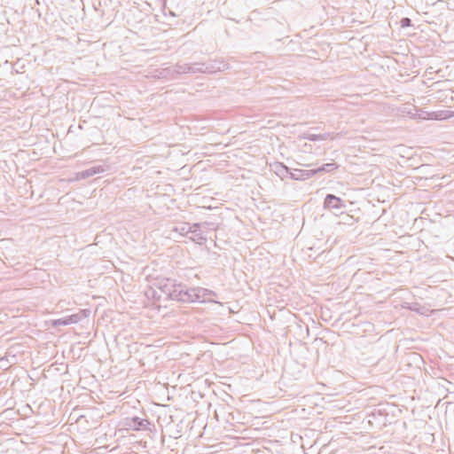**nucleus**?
<instances>
[{
  "instance_id": "1",
  "label": "nucleus",
  "mask_w": 454,
  "mask_h": 454,
  "mask_svg": "<svg viewBox=\"0 0 454 454\" xmlns=\"http://www.w3.org/2000/svg\"><path fill=\"white\" fill-rule=\"evenodd\" d=\"M160 288L172 300L184 302L209 301L217 303V301L212 299V297L216 296V294L206 288L194 287L186 289L181 284H176L175 281L171 279H167L164 285L160 286Z\"/></svg>"
},
{
  "instance_id": "2",
  "label": "nucleus",
  "mask_w": 454,
  "mask_h": 454,
  "mask_svg": "<svg viewBox=\"0 0 454 454\" xmlns=\"http://www.w3.org/2000/svg\"><path fill=\"white\" fill-rule=\"evenodd\" d=\"M177 74H194L197 72L206 73L212 72L208 67H204V64H178L176 66L175 70Z\"/></svg>"
},
{
  "instance_id": "3",
  "label": "nucleus",
  "mask_w": 454,
  "mask_h": 454,
  "mask_svg": "<svg viewBox=\"0 0 454 454\" xmlns=\"http://www.w3.org/2000/svg\"><path fill=\"white\" fill-rule=\"evenodd\" d=\"M82 317H87L86 310H81L79 313L63 318L54 319L51 321V325L59 326L77 324L82 318Z\"/></svg>"
},
{
  "instance_id": "4",
  "label": "nucleus",
  "mask_w": 454,
  "mask_h": 454,
  "mask_svg": "<svg viewBox=\"0 0 454 454\" xmlns=\"http://www.w3.org/2000/svg\"><path fill=\"white\" fill-rule=\"evenodd\" d=\"M454 116V112L452 111H437L432 113H422L418 115V118L420 119H431V120H447Z\"/></svg>"
},
{
  "instance_id": "5",
  "label": "nucleus",
  "mask_w": 454,
  "mask_h": 454,
  "mask_svg": "<svg viewBox=\"0 0 454 454\" xmlns=\"http://www.w3.org/2000/svg\"><path fill=\"white\" fill-rule=\"evenodd\" d=\"M317 174V171H313V169L309 170H301V169H294L290 173V178L294 180H307Z\"/></svg>"
},
{
  "instance_id": "6",
  "label": "nucleus",
  "mask_w": 454,
  "mask_h": 454,
  "mask_svg": "<svg viewBox=\"0 0 454 454\" xmlns=\"http://www.w3.org/2000/svg\"><path fill=\"white\" fill-rule=\"evenodd\" d=\"M324 206L326 208L340 209L344 207V204L340 198L333 194H328L325 199Z\"/></svg>"
},
{
  "instance_id": "7",
  "label": "nucleus",
  "mask_w": 454,
  "mask_h": 454,
  "mask_svg": "<svg viewBox=\"0 0 454 454\" xmlns=\"http://www.w3.org/2000/svg\"><path fill=\"white\" fill-rule=\"evenodd\" d=\"M192 231H190L189 238L197 244H202L206 241V238L203 236L200 230V224L194 223L192 225Z\"/></svg>"
},
{
  "instance_id": "8",
  "label": "nucleus",
  "mask_w": 454,
  "mask_h": 454,
  "mask_svg": "<svg viewBox=\"0 0 454 454\" xmlns=\"http://www.w3.org/2000/svg\"><path fill=\"white\" fill-rule=\"evenodd\" d=\"M104 171H105V168L102 166H94L86 170L77 173V178L78 179H85V178L90 177L96 174L103 173Z\"/></svg>"
},
{
  "instance_id": "9",
  "label": "nucleus",
  "mask_w": 454,
  "mask_h": 454,
  "mask_svg": "<svg viewBox=\"0 0 454 454\" xmlns=\"http://www.w3.org/2000/svg\"><path fill=\"white\" fill-rule=\"evenodd\" d=\"M272 170L274 173L279 176L281 179H284L287 176L290 177V169L285 166L283 163H276L272 166Z\"/></svg>"
},
{
  "instance_id": "10",
  "label": "nucleus",
  "mask_w": 454,
  "mask_h": 454,
  "mask_svg": "<svg viewBox=\"0 0 454 454\" xmlns=\"http://www.w3.org/2000/svg\"><path fill=\"white\" fill-rule=\"evenodd\" d=\"M336 168H337V165L335 163H326L318 168L313 169V171H317V173H321V172H331Z\"/></svg>"
},
{
  "instance_id": "11",
  "label": "nucleus",
  "mask_w": 454,
  "mask_h": 454,
  "mask_svg": "<svg viewBox=\"0 0 454 454\" xmlns=\"http://www.w3.org/2000/svg\"><path fill=\"white\" fill-rule=\"evenodd\" d=\"M329 137V134H309L306 137V138L309 141H317V140H325Z\"/></svg>"
},
{
  "instance_id": "12",
  "label": "nucleus",
  "mask_w": 454,
  "mask_h": 454,
  "mask_svg": "<svg viewBox=\"0 0 454 454\" xmlns=\"http://www.w3.org/2000/svg\"><path fill=\"white\" fill-rule=\"evenodd\" d=\"M192 230V225H189L187 223L180 226L179 228H176V231H179L181 234L189 236L190 231Z\"/></svg>"
},
{
  "instance_id": "13",
  "label": "nucleus",
  "mask_w": 454,
  "mask_h": 454,
  "mask_svg": "<svg viewBox=\"0 0 454 454\" xmlns=\"http://www.w3.org/2000/svg\"><path fill=\"white\" fill-rule=\"evenodd\" d=\"M410 19L408 18H404L401 20V23H402V26L403 27H406V26H409L410 25Z\"/></svg>"
},
{
  "instance_id": "14",
  "label": "nucleus",
  "mask_w": 454,
  "mask_h": 454,
  "mask_svg": "<svg viewBox=\"0 0 454 454\" xmlns=\"http://www.w3.org/2000/svg\"><path fill=\"white\" fill-rule=\"evenodd\" d=\"M144 422H146V420H139V421H137V424L139 427H142V426H144Z\"/></svg>"
},
{
  "instance_id": "15",
  "label": "nucleus",
  "mask_w": 454,
  "mask_h": 454,
  "mask_svg": "<svg viewBox=\"0 0 454 454\" xmlns=\"http://www.w3.org/2000/svg\"><path fill=\"white\" fill-rule=\"evenodd\" d=\"M418 312H419L420 314H425L424 311L418 310Z\"/></svg>"
},
{
  "instance_id": "16",
  "label": "nucleus",
  "mask_w": 454,
  "mask_h": 454,
  "mask_svg": "<svg viewBox=\"0 0 454 454\" xmlns=\"http://www.w3.org/2000/svg\"><path fill=\"white\" fill-rule=\"evenodd\" d=\"M134 420H135V422H137V421H138V420H139V419H138V418H136Z\"/></svg>"
}]
</instances>
